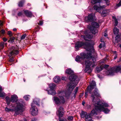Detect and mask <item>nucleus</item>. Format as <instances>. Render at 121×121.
<instances>
[{"label":"nucleus","mask_w":121,"mask_h":121,"mask_svg":"<svg viewBox=\"0 0 121 121\" xmlns=\"http://www.w3.org/2000/svg\"><path fill=\"white\" fill-rule=\"evenodd\" d=\"M84 46L85 48L88 51L86 55L87 57H86L85 65L86 66L85 69V72L90 73L91 69L90 67L91 65L92 67H94L96 65L95 62L96 61L95 57L91 56V52H94V49L92 45L89 43H82V42H77L75 44V48L77 50H78L79 48L82 46Z\"/></svg>","instance_id":"1"},{"label":"nucleus","mask_w":121,"mask_h":121,"mask_svg":"<svg viewBox=\"0 0 121 121\" xmlns=\"http://www.w3.org/2000/svg\"><path fill=\"white\" fill-rule=\"evenodd\" d=\"M91 98L95 105V108L91 111V114L96 115L98 112L101 111H103L105 113H108L109 112V110L106 108L109 106L108 104L100 101L98 98L95 97L93 94H92Z\"/></svg>","instance_id":"2"},{"label":"nucleus","mask_w":121,"mask_h":121,"mask_svg":"<svg viewBox=\"0 0 121 121\" xmlns=\"http://www.w3.org/2000/svg\"><path fill=\"white\" fill-rule=\"evenodd\" d=\"M24 106L22 103L19 102L14 104H11L10 106V108L6 107L5 108V110L7 112H15L16 115H18L24 111Z\"/></svg>","instance_id":"3"},{"label":"nucleus","mask_w":121,"mask_h":121,"mask_svg":"<svg viewBox=\"0 0 121 121\" xmlns=\"http://www.w3.org/2000/svg\"><path fill=\"white\" fill-rule=\"evenodd\" d=\"M71 94L66 91V92L62 91L58 93V96L60 97V100L59 98L56 97H53V100L54 102L57 105H59L61 104H64L65 102V100L63 97L65 96L67 98H68L69 97Z\"/></svg>","instance_id":"4"},{"label":"nucleus","mask_w":121,"mask_h":121,"mask_svg":"<svg viewBox=\"0 0 121 121\" xmlns=\"http://www.w3.org/2000/svg\"><path fill=\"white\" fill-rule=\"evenodd\" d=\"M69 79L71 81L67 86L66 91L71 93V92L77 84L79 80L77 78V75L73 73L69 77Z\"/></svg>","instance_id":"5"},{"label":"nucleus","mask_w":121,"mask_h":121,"mask_svg":"<svg viewBox=\"0 0 121 121\" xmlns=\"http://www.w3.org/2000/svg\"><path fill=\"white\" fill-rule=\"evenodd\" d=\"M39 99L35 98L31 104V107L30 109V112L32 115L33 116L36 115L38 113V110L35 106V104L39 105Z\"/></svg>","instance_id":"6"},{"label":"nucleus","mask_w":121,"mask_h":121,"mask_svg":"<svg viewBox=\"0 0 121 121\" xmlns=\"http://www.w3.org/2000/svg\"><path fill=\"white\" fill-rule=\"evenodd\" d=\"M5 99L6 100V103L8 105H9L11 102L13 103H16V104L18 102L22 103L24 105L22 102H21L19 101H18V97L16 95H12L11 96L10 98L8 96H7Z\"/></svg>","instance_id":"7"},{"label":"nucleus","mask_w":121,"mask_h":121,"mask_svg":"<svg viewBox=\"0 0 121 121\" xmlns=\"http://www.w3.org/2000/svg\"><path fill=\"white\" fill-rule=\"evenodd\" d=\"M99 25L98 23L95 22H93L92 23V26H91L89 29L91 32L94 35L98 33L97 30L96 28H98Z\"/></svg>","instance_id":"8"},{"label":"nucleus","mask_w":121,"mask_h":121,"mask_svg":"<svg viewBox=\"0 0 121 121\" xmlns=\"http://www.w3.org/2000/svg\"><path fill=\"white\" fill-rule=\"evenodd\" d=\"M11 52H10L9 56L10 57L9 61L11 62H12L14 61L13 59L14 57H13L11 58V56L14 54H17L19 53V51L16 50L15 49V48L14 47H13L11 48Z\"/></svg>","instance_id":"9"},{"label":"nucleus","mask_w":121,"mask_h":121,"mask_svg":"<svg viewBox=\"0 0 121 121\" xmlns=\"http://www.w3.org/2000/svg\"><path fill=\"white\" fill-rule=\"evenodd\" d=\"M95 82L94 80H92L90 83V86H88L87 88H88V91H86L85 93V97L86 98L88 94V92H89L90 94H91V91L95 87Z\"/></svg>","instance_id":"10"},{"label":"nucleus","mask_w":121,"mask_h":121,"mask_svg":"<svg viewBox=\"0 0 121 121\" xmlns=\"http://www.w3.org/2000/svg\"><path fill=\"white\" fill-rule=\"evenodd\" d=\"M81 116L82 118H85L86 121H89L91 119V117L90 114L83 111H82L81 114Z\"/></svg>","instance_id":"11"},{"label":"nucleus","mask_w":121,"mask_h":121,"mask_svg":"<svg viewBox=\"0 0 121 121\" xmlns=\"http://www.w3.org/2000/svg\"><path fill=\"white\" fill-rule=\"evenodd\" d=\"M119 71L121 73V65L111 68H110V75H112L114 73Z\"/></svg>","instance_id":"12"},{"label":"nucleus","mask_w":121,"mask_h":121,"mask_svg":"<svg viewBox=\"0 0 121 121\" xmlns=\"http://www.w3.org/2000/svg\"><path fill=\"white\" fill-rule=\"evenodd\" d=\"M80 55L81 57H80L79 56H77L76 57L75 60L78 62L81 61L83 60L84 61V59H85L86 57H87L86 56L87 54L82 53H81Z\"/></svg>","instance_id":"13"},{"label":"nucleus","mask_w":121,"mask_h":121,"mask_svg":"<svg viewBox=\"0 0 121 121\" xmlns=\"http://www.w3.org/2000/svg\"><path fill=\"white\" fill-rule=\"evenodd\" d=\"M84 34L85 35V36L82 35L81 36V37L83 38L86 40H88V39H91L92 36L90 35L88 33L87 30L85 31V32Z\"/></svg>","instance_id":"14"},{"label":"nucleus","mask_w":121,"mask_h":121,"mask_svg":"<svg viewBox=\"0 0 121 121\" xmlns=\"http://www.w3.org/2000/svg\"><path fill=\"white\" fill-rule=\"evenodd\" d=\"M94 16L95 15L93 14H89L87 17L85 18V21L86 22L92 21L94 17Z\"/></svg>","instance_id":"15"},{"label":"nucleus","mask_w":121,"mask_h":121,"mask_svg":"<svg viewBox=\"0 0 121 121\" xmlns=\"http://www.w3.org/2000/svg\"><path fill=\"white\" fill-rule=\"evenodd\" d=\"M105 7L106 6L105 5H103L102 6H101L99 4L98 5L95 4L93 6L94 9L96 11L101 10Z\"/></svg>","instance_id":"16"},{"label":"nucleus","mask_w":121,"mask_h":121,"mask_svg":"<svg viewBox=\"0 0 121 121\" xmlns=\"http://www.w3.org/2000/svg\"><path fill=\"white\" fill-rule=\"evenodd\" d=\"M58 115L60 118V117H62L64 114V111L63 108L60 107L58 109Z\"/></svg>","instance_id":"17"},{"label":"nucleus","mask_w":121,"mask_h":121,"mask_svg":"<svg viewBox=\"0 0 121 121\" xmlns=\"http://www.w3.org/2000/svg\"><path fill=\"white\" fill-rule=\"evenodd\" d=\"M54 82L56 83H59L60 81V78L59 76H56L53 79Z\"/></svg>","instance_id":"18"},{"label":"nucleus","mask_w":121,"mask_h":121,"mask_svg":"<svg viewBox=\"0 0 121 121\" xmlns=\"http://www.w3.org/2000/svg\"><path fill=\"white\" fill-rule=\"evenodd\" d=\"M48 92L49 94L52 95H54L56 93V92L54 89H51L49 90L48 91Z\"/></svg>","instance_id":"19"},{"label":"nucleus","mask_w":121,"mask_h":121,"mask_svg":"<svg viewBox=\"0 0 121 121\" xmlns=\"http://www.w3.org/2000/svg\"><path fill=\"white\" fill-rule=\"evenodd\" d=\"M24 12L25 14L27 16L29 17H31L32 16V14L31 12L27 10H25Z\"/></svg>","instance_id":"20"},{"label":"nucleus","mask_w":121,"mask_h":121,"mask_svg":"<svg viewBox=\"0 0 121 121\" xmlns=\"http://www.w3.org/2000/svg\"><path fill=\"white\" fill-rule=\"evenodd\" d=\"M120 36L117 35L115 38V42L116 43H117L121 40V38Z\"/></svg>","instance_id":"21"},{"label":"nucleus","mask_w":121,"mask_h":121,"mask_svg":"<svg viewBox=\"0 0 121 121\" xmlns=\"http://www.w3.org/2000/svg\"><path fill=\"white\" fill-rule=\"evenodd\" d=\"M102 0H91V3L92 4L101 3Z\"/></svg>","instance_id":"22"},{"label":"nucleus","mask_w":121,"mask_h":121,"mask_svg":"<svg viewBox=\"0 0 121 121\" xmlns=\"http://www.w3.org/2000/svg\"><path fill=\"white\" fill-rule=\"evenodd\" d=\"M100 41L101 42V43H100L99 45V47L100 48H101L103 47L104 48L105 46V44L104 43L103 41L102 38L100 39Z\"/></svg>","instance_id":"23"},{"label":"nucleus","mask_w":121,"mask_h":121,"mask_svg":"<svg viewBox=\"0 0 121 121\" xmlns=\"http://www.w3.org/2000/svg\"><path fill=\"white\" fill-rule=\"evenodd\" d=\"M98 90L97 89H95L94 90V94L95 95V96L97 97H99L100 95L99 93L97 92Z\"/></svg>","instance_id":"24"},{"label":"nucleus","mask_w":121,"mask_h":121,"mask_svg":"<svg viewBox=\"0 0 121 121\" xmlns=\"http://www.w3.org/2000/svg\"><path fill=\"white\" fill-rule=\"evenodd\" d=\"M78 89V87H76L74 91L73 92V93L72 94V99H74L75 97V94L77 92Z\"/></svg>","instance_id":"25"},{"label":"nucleus","mask_w":121,"mask_h":121,"mask_svg":"<svg viewBox=\"0 0 121 121\" xmlns=\"http://www.w3.org/2000/svg\"><path fill=\"white\" fill-rule=\"evenodd\" d=\"M65 73L67 74L71 75L73 73V71L71 70L70 69H67L65 71Z\"/></svg>","instance_id":"26"},{"label":"nucleus","mask_w":121,"mask_h":121,"mask_svg":"<svg viewBox=\"0 0 121 121\" xmlns=\"http://www.w3.org/2000/svg\"><path fill=\"white\" fill-rule=\"evenodd\" d=\"M2 90V87L0 86V97H3L5 95V94L4 92H1Z\"/></svg>","instance_id":"27"},{"label":"nucleus","mask_w":121,"mask_h":121,"mask_svg":"<svg viewBox=\"0 0 121 121\" xmlns=\"http://www.w3.org/2000/svg\"><path fill=\"white\" fill-rule=\"evenodd\" d=\"M114 34L117 35L119 32V30L116 27H115L113 30Z\"/></svg>","instance_id":"28"},{"label":"nucleus","mask_w":121,"mask_h":121,"mask_svg":"<svg viewBox=\"0 0 121 121\" xmlns=\"http://www.w3.org/2000/svg\"><path fill=\"white\" fill-rule=\"evenodd\" d=\"M56 85H55L53 83L50 84L49 85V88L51 89H54Z\"/></svg>","instance_id":"29"},{"label":"nucleus","mask_w":121,"mask_h":121,"mask_svg":"<svg viewBox=\"0 0 121 121\" xmlns=\"http://www.w3.org/2000/svg\"><path fill=\"white\" fill-rule=\"evenodd\" d=\"M103 69V68L102 67V66H101L100 67H98L96 68V71L97 72H99Z\"/></svg>","instance_id":"30"},{"label":"nucleus","mask_w":121,"mask_h":121,"mask_svg":"<svg viewBox=\"0 0 121 121\" xmlns=\"http://www.w3.org/2000/svg\"><path fill=\"white\" fill-rule=\"evenodd\" d=\"M113 52L114 53V59L115 60L116 59L117 57V52L114 51Z\"/></svg>","instance_id":"31"},{"label":"nucleus","mask_w":121,"mask_h":121,"mask_svg":"<svg viewBox=\"0 0 121 121\" xmlns=\"http://www.w3.org/2000/svg\"><path fill=\"white\" fill-rule=\"evenodd\" d=\"M109 11V10L107 9H104L103 10L102 14H105L107 13Z\"/></svg>","instance_id":"32"},{"label":"nucleus","mask_w":121,"mask_h":121,"mask_svg":"<svg viewBox=\"0 0 121 121\" xmlns=\"http://www.w3.org/2000/svg\"><path fill=\"white\" fill-rule=\"evenodd\" d=\"M113 18L114 19L115 22V26H116L118 24V22L115 17H113Z\"/></svg>","instance_id":"33"},{"label":"nucleus","mask_w":121,"mask_h":121,"mask_svg":"<svg viewBox=\"0 0 121 121\" xmlns=\"http://www.w3.org/2000/svg\"><path fill=\"white\" fill-rule=\"evenodd\" d=\"M4 47V43L2 42L0 44V49H2Z\"/></svg>","instance_id":"34"},{"label":"nucleus","mask_w":121,"mask_h":121,"mask_svg":"<svg viewBox=\"0 0 121 121\" xmlns=\"http://www.w3.org/2000/svg\"><path fill=\"white\" fill-rule=\"evenodd\" d=\"M24 2V1H20L18 5L20 7L22 6H23V4Z\"/></svg>","instance_id":"35"},{"label":"nucleus","mask_w":121,"mask_h":121,"mask_svg":"<svg viewBox=\"0 0 121 121\" xmlns=\"http://www.w3.org/2000/svg\"><path fill=\"white\" fill-rule=\"evenodd\" d=\"M30 97L29 95L25 96L24 97V99L26 100H28L30 98Z\"/></svg>","instance_id":"36"},{"label":"nucleus","mask_w":121,"mask_h":121,"mask_svg":"<svg viewBox=\"0 0 121 121\" xmlns=\"http://www.w3.org/2000/svg\"><path fill=\"white\" fill-rule=\"evenodd\" d=\"M73 117L72 116H69L68 117V119L69 121H72Z\"/></svg>","instance_id":"37"},{"label":"nucleus","mask_w":121,"mask_h":121,"mask_svg":"<svg viewBox=\"0 0 121 121\" xmlns=\"http://www.w3.org/2000/svg\"><path fill=\"white\" fill-rule=\"evenodd\" d=\"M14 39L15 38L14 37H11L9 41L11 42L12 43L14 42Z\"/></svg>","instance_id":"38"},{"label":"nucleus","mask_w":121,"mask_h":121,"mask_svg":"<svg viewBox=\"0 0 121 121\" xmlns=\"http://www.w3.org/2000/svg\"><path fill=\"white\" fill-rule=\"evenodd\" d=\"M7 34L9 36H11L12 35V34L11 31H8Z\"/></svg>","instance_id":"39"},{"label":"nucleus","mask_w":121,"mask_h":121,"mask_svg":"<svg viewBox=\"0 0 121 121\" xmlns=\"http://www.w3.org/2000/svg\"><path fill=\"white\" fill-rule=\"evenodd\" d=\"M108 65H104L103 66H102V67L103 68V69L104 68L105 69H106L108 67Z\"/></svg>","instance_id":"40"},{"label":"nucleus","mask_w":121,"mask_h":121,"mask_svg":"<svg viewBox=\"0 0 121 121\" xmlns=\"http://www.w3.org/2000/svg\"><path fill=\"white\" fill-rule=\"evenodd\" d=\"M26 36V34H24L22 35L21 38V39H22L25 38V37Z\"/></svg>","instance_id":"41"},{"label":"nucleus","mask_w":121,"mask_h":121,"mask_svg":"<svg viewBox=\"0 0 121 121\" xmlns=\"http://www.w3.org/2000/svg\"><path fill=\"white\" fill-rule=\"evenodd\" d=\"M2 34H4L5 33V31L4 30H2L0 32Z\"/></svg>","instance_id":"42"},{"label":"nucleus","mask_w":121,"mask_h":121,"mask_svg":"<svg viewBox=\"0 0 121 121\" xmlns=\"http://www.w3.org/2000/svg\"><path fill=\"white\" fill-rule=\"evenodd\" d=\"M121 5V0L120 1L118 4L117 5V6L118 7H119Z\"/></svg>","instance_id":"43"},{"label":"nucleus","mask_w":121,"mask_h":121,"mask_svg":"<svg viewBox=\"0 0 121 121\" xmlns=\"http://www.w3.org/2000/svg\"><path fill=\"white\" fill-rule=\"evenodd\" d=\"M3 39L4 41L5 42L7 40V39L5 37H4Z\"/></svg>","instance_id":"44"},{"label":"nucleus","mask_w":121,"mask_h":121,"mask_svg":"<svg viewBox=\"0 0 121 121\" xmlns=\"http://www.w3.org/2000/svg\"><path fill=\"white\" fill-rule=\"evenodd\" d=\"M22 14V13L21 12H19L18 14V15L19 16H21Z\"/></svg>","instance_id":"45"},{"label":"nucleus","mask_w":121,"mask_h":121,"mask_svg":"<svg viewBox=\"0 0 121 121\" xmlns=\"http://www.w3.org/2000/svg\"><path fill=\"white\" fill-rule=\"evenodd\" d=\"M104 35L105 37H107V34L106 33V31L104 32Z\"/></svg>","instance_id":"46"},{"label":"nucleus","mask_w":121,"mask_h":121,"mask_svg":"<svg viewBox=\"0 0 121 121\" xmlns=\"http://www.w3.org/2000/svg\"><path fill=\"white\" fill-rule=\"evenodd\" d=\"M43 23V22L42 21H40L39 22V25H42Z\"/></svg>","instance_id":"47"},{"label":"nucleus","mask_w":121,"mask_h":121,"mask_svg":"<svg viewBox=\"0 0 121 121\" xmlns=\"http://www.w3.org/2000/svg\"><path fill=\"white\" fill-rule=\"evenodd\" d=\"M85 102L84 101H83L82 103V104L84 106V104H85Z\"/></svg>","instance_id":"48"},{"label":"nucleus","mask_w":121,"mask_h":121,"mask_svg":"<svg viewBox=\"0 0 121 121\" xmlns=\"http://www.w3.org/2000/svg\"><path fill=\"white\" fill-rule=\"evenodd\" d=\"M36 121V119L35 118H33L31 121Z\"/></svg>","instance_id":"49"},{"label":"nucleus","mask_w":121,"mask_h":121,"mask_svg":"<svg viewBox=\"0 0 121 121\" xmlns=\"http://www.w3.org/2000/svg\"><path fill=\"white\" fill-rule=\"evenodd\" d=\"M2 25V22L0 21V26H1Z\"/></svg>","instance_id":"50"},{"label":"nucleus","mask_w":121,"mask_h":121,"mask_svg":"<svg viewBox=\"0 0 121 121\" xmlns=\"http://www.w3.org/2000/svg\"><path fill=\"white\" fill-rule=\"evenodd\" d=\"M13 30L14 31H15L17 30V29L16 28H14L13 29Z\"/></svg>","instance_id":"51"},{"label":"nucleus","mask_w":121,"mask_h":121,"mask_svg":"<svg viewBox=\"0 0 121 121\" xmlns=\"http://www.w3.org/2000/svg\"><path fill=\"white\" fill-rule=\"evenodd\" d=\"M59 121H65L63 120H60Z\"/></svg>","instance_id":"52"},{"label":"nucleus","mask_w":121,"mask_h":121,"mask_svg":"<svg viewBox=\"0 0 121 121\" xmlns=\"http://www.w3.org/2000/svg\"><path fill=\"white\" fill-rule=\"evenodd\" d=\"M121 61V57L120 58V60L119 61Z\"/></svg>","instance_id":"53"},{"label":"nucleus","mask_w":121,"mask_h":121,"mask_svg":"<svg viewBox=\"0 0 121 121\" xmlns=\"http://www.w3.org/2000/svg\"><path fill=\"white\" fill-rule=\"evenodd\" d=\"M62 80H63L64 79V78L63 77H62Z\"/></svg>","instance_id":"54"},{"label":"nucleus","mask_w":121,"mask_h":121,"mask_svg":"<svg viewBox=\"0 0 121 121\" xmlns=\"http://www.w3.org/2000/svg\"><path fill=\"white\" fill-rule=\"evenodd\" d=\"M120 47L121 48V44L120 45Z\"/></svg>","instance_id":"55"},{"label":"nucleus","mask_w":121,"mask_h":121,"mask_svg":"<svg viewBox=\"0 0 121 121\" xmlns=\"http://www.w3.org/2000/svg\"><path fill=\"white\" fill-rule=\"evenodd\" d=\"M24 82L25 81V80L24 79Z\"/></svg>","instance_id":"56"},{"label":"nucleus","mask_w":121,"mask_h":121,"mask_svg":"<svg viewBox=\"0 0 121 121\" xmlns=\"http://www.w3.org/2000/svg\"><path fill=\"white\" fill-rule=\"evenodd\" d=\"M0 121H3V120H1Z\"/></svg>","instance_id":"57"}]
</instances>
